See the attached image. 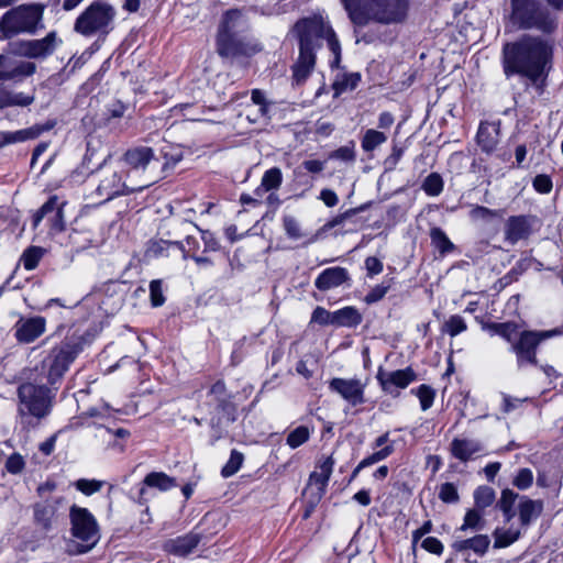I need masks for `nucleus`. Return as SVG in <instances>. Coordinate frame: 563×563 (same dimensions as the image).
Wrapping results in <instances>:
<instances>
[{
    "instance_id": "45",
    "label": "nucleus",
    "mask_w": 563,
    "mask_h": 563,
    "mask_svg": "<svg viewBox=\"0 0 563 563\" xmlns=\"http://www.w3.org/2000/svg\"><path fill=\"white\" fill-rule=\"evenodd\" d=\"M495 500V490L489 486H479L474 492L475 507L485 510Z\"/></svg>"
},
{
    "instance_id": "2",
    "label": "nucleus",
    "mask_w": 563,
    "mask_h": 563,
    "mask_svg": "<svg viewBox=\"0 0 563 563\" xmlns=\"http://www.w3.org/2000/svg\"><path fill=\"white\" fill-rule=\"evenodd\" d=\"M350 20L357 26L371 21L380 24L402 22L407 15V0H341Z\"/></svg>"
},
{
    "instance_id": "38",
    "label": "nucleus",
    "mask_w": 563,
    "mask_h": 563,
    "mask_svg": "<svg viewBox=\"0 0 563 563\" xmlns=\"http://www.w3.org/2000/svg\"><path fill=\"white\" fill-rule=\"evenodd\" d=\"M170 247L183 250V245L180 242H170V241H165V240H153V241L148 242V245L146 249V255L151 258L167 256L168 250Z\"/></svg>"
},
{
    "instance_id": "59",
    "label": "nucleus",
    "mask_w": 563,
    "mask_h": 563,
    "mask_svg": "<svg viewBox=\"0 0 563 563\" xmlns=\"http://www.w3.org/2000/svg\"><path fill=\"white\" fill-rule=\"evenodd\" d=\"M521 496H519L514 490L506 488L501 492L500 498L497 501V507L499 509H514L515 504L519 500Z\"/></svg>"
},
{
    "instance_id": "8",
    "label": "nucleus",
    "mask_w": 563,
    "mask_h": 563,
    "mask_svg": "<svg viewBox=\"0 0 563 563\" xmlns=\"http://www.w3.org/2000/svg\"><path fill=\"white\" fill-rule=\"evenodd\" d=\"M114 16L115 10L111 4L95 1L76 19L74 30L84 36L108 34Z\"/></svg>"
},
{
    "instance_id": "11",
    "label": "nucleus",
    "mask_w": 563,
    "mask_h": 563,
    "mask_svg": "<svg viewBox=\"0 0 563 563\" xmlns=\"http://www.w3.org/2000/svg\"><path fill=\"white\" fill-rule=\"evenodd\" d=\"M63 44L62 37L56 31L48 32L42 38L20 40L10 45L12 55L44 60L52 56Z\"/></svg>"
},
{
    "instance_id": "56",
    "label": "nucleus",
    "mask_w": 563,
    "mask_h": 563,
    "mask_svg": "<svg viewBox=\"0 0 563 563\" xmlns=\"http://www.w3.org/2000/svg\"><path fill=\"white\" fill-rule=\"evenodd\" d=\"M390 288V283L383 282L371 289L365 296L364 301L368 305L375 303L382 300Z\"/></svg>"
},
{
    "instance_id": "33",
    "label": "nucleus",
    "mask_w": 563,
    "mask_h": 563,
    "mask_svg": "<svg viewBox=\"0 0 563 563\" xmlns=\"http://www.w3.org/2000/svg\"><path fill=\"white\" fill-rule=\"evenodd\" d=\"M334 325L355 328L363 318L355 307L349 306L333 312Z\"/></svg>"
},
{
    "instance_id": "49",
    "label": "nucleus",
    "mask_w": 563,
    "mask_h": 563,
    "mask_svg": "<svg viewBox=\"0 0 563 563\" xmlns=\"http://www.w3.org/2000/svg\"><path fill=\"white\" fill-rule=\"evenodd\" d=\"M411 393H415L419 398L421 409L423 411L431 408L434 401L435 391L428 385H420L417 389H412Z\"/></svg>"
},
{
    "instance_id": "18",
    "label": "nucleus",
    "mask_w": 563,
    "mask_h": 563,
    "mask_svg": "<svg viewBox=\"0 0 563 563\" xmlns=\"http://www.w3.org/2000/svg\"><path fill=\"white\" fill-rule=\"evenodd\" d=\"M14 336L18 342L29 344L40 338L46 329L43 317L20 318L14 324Z\"/></svg>"
},
{
    "instance_id": "42",
    "label": "nucleus",
    "mask_w": 563,
    "mask_h": 563,
    "mask_svg": "<svg viewBox=\"0 0 563 563\" xmlns=\"http://www.w3.org/2000/svg\"><path fill=\"white\" fill-rule=\"evenodd\" d=\"M521 536V531L515 528L499 529L494 531L495 548H506L516 542Z\"/></svg>"
},
{
    "instance_id": "26",
    "label": "nucleus",
    "mask_w": 563,
    "mask_h": 563,
    "mask_svg": "<svg viewBox=\"0 0 563 563\" xmlns=\"http://www.w3.org/2000/svg\"><path fill=\"white\" fill-rule=\"evenodd\" d=\"M517 508L520 523L527 528L539 518L543 510V504L541 500H533L527 496H521Z\"/></svg>"
},
{
    "instance_id": "27",
    "label": "nucleus",
    "mask_w": 563,
    "mask_h": 563,
    "mask_svg": "<svg viewBox=\"0 0 563 563\" xmlns=\"http://www.w3.org/2000/svg\"><path fill=\"white\" fill-rule=\"evenodd\" d=\"M490 544V539L486 534H477L470 539L456 540L453 542L452 548L459 552L466 554L467 551H473L478 556H484Z\"/></svg>"
},
{
    "instance_id": "13",
    "label": "nucleus",
    "mask_w": 563,
    "mask_h": 563,
    "mask_svg": "<svg viewBox=\"0 0 563 563\" xmlns=\"http://www.w3.org/2000/svg\"><path fill=\"white\" fill-rule=\"evenodd\" d=\"M256 51V45L249 41L246 33H218L217 35V52L222 57L250 55Z\"/></svg>"
},
{
    "instance_id": "43",
    "label": "nucleus",
    "mask_w": 563,
    "mask_h": 563,
    "mask_svg": "<svg viewBox=\"0 0 563 563\" xmlns=\"http://www.w3.org/2000/svg\"><path fill=\"white\" fill-rule=\"evenodd\" d=\"M387 141V135L374 129H369L365 132L362 139V148L364 152H373L379 145Z\"/></svg>"
},
{
    "instance_id": "36",
    "label": "nucleus",
    "mask_w": 563,
    "mask_h": 563,
    "mask_svg": "<svg viewBox=\"0 0 563 563\" xmlns=\"http://www.w3.org/2000/svg\"><path fill=\"white\" fill-rule=\"evenodd\" d=\"M393 452H394V445L389 444L388 446H385L384 449H380V450L372 453L367 457L363 459L357 464V466L353 470L350 481H353L363 468L386 460L389 455L393 454Z\"/></svg>"
},
{
    "instance_id": "24",
    "label": "nucleus",
    "mask_w": 563,
    "mask_h": 563,
    "mask_svg": "<svg viewBox=\"0 0 563 563\" xmlns=\"http://www.w3.org/2000/svg\"><path fill=\"white\" fill-rule=\"evenodd\" d=\"M34 101V93L16 91L4 84H0V110L13 107L25 108L31 106Z\"/></svg>"
},
{
    "instance_id": "32",
    "label": "nucleus",
    "mask_w": 563,
    "mask_h": 563,
    "mask_svg": "<svg viewBox=\"0 0 563 563\" xmlns=\"http://www.w3.org/2000/svg\"><path fill=\"white\" fill-rule=\"evenodd\" d=\"M483 329L487 330L492 335H499L506 342L510 343V345L512 342H516L520 333L518 331L519 325L512 321L486 323Z\"/></svg>"
},
{
    "instance_id": "20",
    "label": "nucleus",
    "mask_w": 563,
    "mask_h": 563,
    "mask_svg": "<svg viewBox=\"0 0 563 563\" xmlns=\"http://www.w3.org/2000/svg\"><path fill=\"white\" fill-rule=\"evenodd\" d=\"M201 539L202 536L200 533L190 531L187 534L168 540L164 544V549L173 555L186 558L195 551Z\"/></svg>"
},
{
    "instance_id": "44",
    "label": "nucleus",
    "mask_w": 563,
    "mask_h": 563,
    "mask_svg": "<svg viewBox=\"0 0 563 563\" xmlns=\"http://www.w3.org/2000/svg\"><path fill=\"white\" fill-rule=\"evenodd\" d=\"M45 251L40 246H30L21 255L20 262L26 271H33L38 265Z\"/></svg>"
},
{
    "instance_id": "12",
    "label": "nucleus",
    "mask_w": 563,
    "mask_h": 563,
    "mask_svg": "<svg viewBox=\"0 0 563 563\" xmlns=\"http://www.w3.org/2000/svg\"><path fill=\"white\" fill-rule=\"evenodd\" d=\"M35 63L18 59L9 54H0V84L5 81L20 82L36 73Z\"/></svg>"
},
{
    "instance_id": "48",
    "label": "nucleus",
    "mask_w": 563,
    "mask_h": 563,
    "mask_svg": "<svg viewBox=\"0 0 563 563\" xmlns=\"http://www.w3.org/2000/svg\"><path fill=\"white\" fill-rule=\"evenodd\" d=\"M422 189L428 196H439L443 190L442 177L438 173H431L423 180Z\"/></svg>"
},
{
    "instance_id": "25",
    "label": "nucleus",
    "mask_w": 563,
    "mask_h": 563,
    "mask_svg": "<svg viewBox=\"0 0 563 563\" xmlns=\"http://www.w3.org/2000/svg\"><path fill=\"white\" fill-rule=\"evenodd\" d=\"M476 140L483 152L487 154L494 152L499 143V124L482 122L477 131Z\"/></svg>"
},
{
    "instance_id": "51",
    "label": "nucleus",
    "mask_w": 563,
    "mask_h": 563,
    "mask_svg": "<svg viewBox=\"0 0 563 563\" xmlns=\"http://www.w3.org/2000/svg\"><path fill=\"white\" fill-rule=\"evenodd\" d=\"M244 456L241 452L232 450L230 459L227 464L222 467L221 474L223 477H230L234 475L242 466Z\"/></svg>"
},
{
    "instance_id": "46",
    "label": "nucleus",
    "mask_w": 563,
    "mask_h": 563,
    "mask_svg": "<svg viewBox=\"0 0 563 563\" xmlns=\"http://www.w3.org/2000/svg\"><path fill=\"white\" fill-rule=\"evenodd\" d=\"M283 174L278 167L266 170L262 177L261 186L265 191L276 190L280 187Z\"/></svg>"
},
{
    "instance_id": "37",
    "label": "nucleus",
    "mask_w": 563,
    "mask_h": 563,
    "mask_svg": "<svg viewBox=\"0 0 563 563\" xmlns=\"http://www.w3.org/2000/svg\"><path fill=\"white\" fill-rule=\"evenodd\" d=\"M225 391H227L225 384L222 380L216 382L210 389V393L218 397V400H219L218 407L228 413V418H227L228 422H233L235 420V417H234L235 409L231 402L227 401V399L224 397Z\"/></svg>"
},
{
    "instance_id": "1",
    "label": "nucleus",
    "mask_w": 563,
    "mask_h": 563,
    "mask_svg": "<svg viewBox=\"0 0 563 563\" xmlns=\"http://www.w3.org/2000/svg\"><path fill=\"white\" fill-rule=\"evenodd\" d=\"M552 55L551 46L540 37L525 35L504 47V70L537 81L545 71Z\"/></svg>"
},
{
    "instance_id": "62",
    "label": "nucleus",
    "mask_w": 563,
    "mask_h": 563,
    "mask_svg": "<svg viewBox=\"0 0 563 563\" xmlns=\"http://www.w3.org/2000/svg\"><path fill=\"white\" fill-rule=\"evenodd\" d=\"M311 322H316L321 325H334L333 312L328 311L323 307H317L312 312Z\"/></svg>"
},
{
    "instance_id": "50",
    "label": "nucleus",
    "mask_w": 563,
    "mask_h": 563,
    "mask_svg": "<svg viewBox=\"0 0 563 563\" xmlns=\"http://www.w3.org/2000/svg\"><path fill=\"white\" fill-rule=\"evenodd\" d=\"M252 102L256 106H258L256 114L254 117H251L247 114V119L251 122H256L258 120V117H266L268 112V107L266 103L265 95L260 89H253L251 93Z\"/></svg>"
},
{
    "instance_id": "53",
    "label": "nucleus",
    "mask_w": 563,
    "mask_h": 563,
    "mask_svg": "<svg viewBox=\"0 0 563 563\" xmlns=\"http://www.w3.org/2000/svg\"><path fill=\"white\" fill-rule=\"evenodd\" d=\"M104 482L98 479H78L75 484L76 488L86 496H91L92 494L99 492Z\"/></svg>"
},
{
    "instance_id": "3",
    "label": "nucleus",
    "mask_w": 563,
    "mask_h": 563,
    "mask_svg": "<svg viewBox=\"0 0 563 563\" xmlns=\"http://www.w3.org/2000/svg\"><path fill=\"white\" fill-rule=\"evenodd\" d=\"M294 32L298 37L299 48L313 54L321 47L322 42L327 41L328 47L333 54L331 66L339 67L341 45L333 29L322 16L313 15L299 20L294 26Z\"/></svg>"
},
{
    "instance_id": "40",
    "label": "nucleus",
    "mask_w": 563,
    "mask_h": 563,
    "mask_svg": "<svg viewBox=\"0 0 563 563\" xmlns=\"http://www.w3.org/2000/svg\"><path fill=\"white\" fill-rule=\"evenodd\" d=\"M329 479V477L324 476L320 472L311 473L305 493L307 495H314L322 498L325 494Z\"/></svg>"
},
{
    "instance_id": "31",
    "label": "nucleus",
    "mask_w": 563,
    "mask_h": 563,
    "mask_svg": "<svg viewBox=\"0 0 563 563\" xmlns=\"http://www.w3.org/2000/svg\"><path fill=\"white\" fill-rule=\"evenodd\" d=\"M316 64V54L299 48L298 60L292 66V78L297 85L302 84L311 74Z\"/></svg>"
},
{
    "instance_id": "39",
    "label": "nucleus",
    "mask_w": 563,
    "mask_h": 563,
    "mask_svg": "<svg viewBox=\"0 0 563 563\" xmlns=\"http://www.w3.org/2000/svg\"><path fill=\"white\" fill-rule=\"evenodd\" d=\"M431 244L439 251L441 255H445L454 250V244L448 238L441 228H432L430 230Z\"/></svg>"
},
{
    "instance_id": "35",
    "label": "nucleus",
    "mask_w": 563,
    "mask_h": 563,
    "mask_svg": "<svg viewBox=\"0 0 563 563\" xmlns=\"http://www.w3.org/2000/svg\"><path fill=\"white\" fill-rule=\"evenodd\" d=\"M143 483L144 486L154 487L162 492H166L174 487H177L176 479L163 472H152L147 474Z\"/></svg>"
},
{
    "instance_id": "7",
    "label": "nucleus",
    "mask_w": 563,
    "mask_h": 563,
    "mask_svg": "<svg viewBox=\"0 0 563 563\" xmlns=\"http://www.w3.org/2000/svg\"><path fill=\"white\" fill-rule=\"evenodd\" d=\"M18 397L21 423L30 426V417L42 419L49 413L54 394L45 385L24 383L18 388Z\"/></svg>"
},
{
    "instance_id": "17",
    "label": "nucleus",
    "mask_w": 563,
    "mask_h": 563,
    "mask_svg": "<svg viewBox=\"0 0 563 563\" xmlns=\"http://www.w3.org/2000/svg\"><path fill=\"white\" fill-rule=\"evenodd\" d=\"M534 218L531 216H511L504 227L505 241L510 245L527 240L532 233Z\"/></svg>"
},
{
    "instance_id": "10",
    "label": "nucleus",
    "mask_w": 563,
    "mask_h": 563,
    "mask_svg": "<svg viewBox=\"0 0 563 563\" xmlns=\"http://www.w3.org/2000/svg\"><path fill=\"white\" fill-rule=\"evenodd\" d=\"M561 333L560 330H525L521 331L516 340L510 345V351L516 355L518 368L526 365L538 366L539 361L537 357L538 347L544 340L556 336Z\"/></svg>"
},
{
    "instance_id": "54",
    "label": "nucleus",
    "mask_w": 563,
    "mask_h": 563,
    "mask_svg": "<svg viewBox=\"0 0 563 563\" xmlns=\"http://www.w3.org/2000/svg\"><path fill=\"white\" fill-rule=\"evenodd\" d=\"M533 483V473L530 468H520L515 476L512 484L520 490H526L531 487Z\"/></svg>"
},
{
    "instance_id": "34",
    "label": "nucleus",
    "mask_w": 563,
    "mask_h": 563,
    "mask_svg": "<svg viewBox=\"0 0 563 563\" xmlns=\"http://www.w3.org/2000/svg\"><path fill=\"white\" fill-rule=\"evenodd\" d=\"M360 81V73H342L335 76L332 88L335 92V96H339L347 90L355 89Z\"/></svg>"
},
{
    "instance_id": "16",
    "label": "nucleus",
    "mask_w": 563,
    "mask_h": 563,
    "mask_svg": "<svg viewBox=\"0 0 563 563\" xmlns=\"http://www.w3.org/2000/svg\"><path fill=\"white\" fill-rule=\"evenodd\" d=\"M329 389L340 395L351 406L355 407L365 402V385L360 379L335 377L329 382Z\"/></svg>"
},
{
    "instance_id": "60",
    "label": "nucleus",
    "mask_w": 563,
    "mask_h": 563,
    "mask_svg": "<svg viewBox=\"0 0 563 563\" xmlns=\"http://www.w3.org/2000/svg\"><path fill=\"white\" fill-rule=\"evenodd\" d=\"M329 158L347 162V163L354 162L355 161L354 145H345V146L339 147L338 150L330 153Z\"/></svg>"
},
{
    "instance_id": "57",
    "label": "nucleus",
    "mask_w": 563,
    "mask_h": 563,
    "mask_svg": "<svg viewBox=\"0 0 563 563\" xmlns=\"http://www.w3.org/2000/svg\"><path fill=\"white\" fill-rule=\"evenodd\" d=\"M284 230L288 238L298 240L302 236L300 225L297 219L292 216H285L283 219Z\"/></svg>"
},
{
    "instance_id": "52",
    "label": "nucleus",
    "mask_w": 563,
    "mask_h": 563,
    "mask_svg": "<svg viewBox=\"0 0 563 563\" xmlns=\"http://www.w3.org/2000/svg\"><path fill=\"white\" fill-rule=\"evenodd\" d=\"M309 429L305 426H299L288 434L286 443L291 449H296L306 443L309 440Z\"/></svg>"
},
{
    "instance_id": "64",
    "label": "nucleus",
    "mask_w": 563,
    "mask_h": 563,
    "mask_svg": "<svg viewBox=\"0 0 563 563\" xmlns=\"http://www.w3.org/2000/svg\"><path fill=\"white\" fill-rule=\"evenodd\" d=\"M325 163L318 159H308L302 162V164L295 169L296 175H300L301 169H305L311 174H319L324 169Z\"/></svg>"
},
{
    "instance_id": "47",
    "label": "nucleus",
    "mask_w": 563,
    "mask_h": 563,
    "mask_svg": "<svg viewBox=\"0 0 563 563\" xmlns=\"http://www.w3.org/2000/svg\"><path fill=\"white\" fill-rule=\"evenodd\" d=\"M466 329L467 325L465 320L459 314L451 316L442 325V332L449 334L452 338L466 331Z\"/></svg>"
},
{
    "instance_id": "4",
    "label": "nucleus",
    "mask_w": 563,
    "mask_h": 563,
    "mask_svg": "<svg viewBox=\"0 0 563 563\" xmlns=\"http://www.w3.org/2000/svg\"><path fill=\"white\" fill-rule=\"evenodd\" d=\"M44 9L41 3H23L9 9L0 18V41L20 34L34 35L43 30Z\"/></svg>"
},
{
    "instance_id": "15",
    "label": "nucleus",
    "mask_w": 563,
    "mask_h": 563,
    "mask_svg": "<svg viewBox=\"0 0 563 563\" xmlns=\"http://www.w3.org/2000/svg\"><path fill=\"white\" fill-rule=\"evenodd\" d=\"M376 379L382 389L389 395H397L398 389H404L417 379V374L411 367L397 371L378 369Z\"/></svg>"
},
{
    "instance_id": "9",
    "label": "nucleus",
    "mask_w": 563,
    "mask_h": 563,
    "mask_svg": "<svg viewBox=\"0 0 563 563\" xmlns=\"http://www.w3.org/2000/svg\"><path fill=\"white\" fill-rule=\"evenodd\" d=\"M84 347V339L81 336H70L60 345L52 349L51 353L44 361L47 367V382L55 385L68 371L70 364L79 355Z\"/></svg>"
},
{
    "instance_id": "61",
    "label": "nucleus",
    "mask_w": 563,
    "mask_h": 563,
    "mask_svg": "<svg viewBox=\"0 0 563 563\" xmlns=\"http://www.w3.org/2000/svg\"><path fill=\"white\" fill-rule=\"evenodd\" d=\"M470 216L473 220L489 221L493 218L499 216L497 210L489 209L484 206H475L471 211Z\"/></svg>"
},
{
    "instance_id": "41",
    "label": "nucleus",
    "mask_w": 563,
    "mask_h": 563,
    "mask_svg": "<svg viewBox=\"0 0 563 563\" xmlns=\"http://www.w3.org/2000/svg\"><path fill=\"white\" fill-rule=\"evenodd\" d=\"M484 510L478 508H473L466 511L464 517V522L460 527V531H466L467 529H472L474 531H479L485 527V520L483 518Z\"/></svg>"
},
{
    "instance_id": "14",
    "label": "nucleus",
    "mask_w": 563,
    "mask_h": 563,
    "mask_svg": "<svg viewBox=\"0 0 563 563\" xmlns=\"http://www.w3.org/2000/svg\"><path fill=\"white\" fill-rule=\"evenodd\" d=\"M150 184L139 188H129L123 181V172L113 169L107 173L100 180L96 189V195L101 198L102 202H107L117 196L129 195L134 191L146 188Z\"/></svg>"
},
{
    "instance_id": "22",
    "label": "nucleus",
    "mask_w": 563,
    "mask_h": 563,
    "mask_svg": "<svg viewBox=\"0 0 563 563\" xmlns=\"http://www.w3.org/2000/svg\"><path fill=\"white\" fill-rule=\"evenodd\" d=\"M250 21L242 9H230L222 15L218 33H247Z\"/></svg>"
},
{
    "instance_id": "63",
    "label": "nucleus",
    "mask_w": 563,
    "mask_h": 563,
    "mask_svg": "<svg viewBox=\"0 0 563 563\" xmlns=\"http://www.w3.org/2000/svg\"><path fill=\"white\" fill-rule=\"evenodd\" d=\"M532 186L540 194H549L552 190L553 184L550 176L540 174L533 178Z\"/></svg>"
},
{
    "instance_id": "5",
    "label": "nucleus",
    "mask_w": 563,
    "mask_h": 563,
    "mask_svg": "<svg viewBox=\"0 0 563 563\" xmlns=\"http://www.w3.org/2000/svg\"><path fill=\"white\" fill-rule=\"evenodd\" d=\"M510 21L519 29L551 33L558 26L556 15L540 0H510Z\"/></svg>"
},
{
    "instance_id": "58",
    "label": "nucleus",
    "mask_w": 563,
    "mask_h": 563,
    "mask_svg": "<svg viewBox=\"0 0 563 563\" xmlns=\"http://www.w3.org/2000/svg\"><path fill=\"white\" fill-rule=\"evenodd\" d=\"M150 298L153 307H159L165 302L163 295L162 282L154 279L150 284Z\"/></svg>"
},
{
    "instance_id": "29",
    "label": "nucleus",
    "mask_w": 563,
    "mask_h": 563,
    "mask_svg": "<svg viewBox=\"0 0 563 563\" xmlns=\"http://www.w3.org/2000/svg\"><path fill=\"white\" fill-rule=\"evenodd\" d=\"M482 445L478 441L473 439L455 438L451 442V454L462 461L467 462L473 456L482 451Z\"/></svg>"
},
{
    "instance_id": "30",
    "label": "nucleus",
    "mask_w": 563,
    "mask_h": 563,
    "mask_svg": "<svg viewBox=\"0 0 563 563\" xmlns=\"http://www.w3.org/2000/svg\"><path fill=\"white\" fill-rule=\"evenodd\" d=\"M161 157L164 163L159 166V172L150 184L155 183L157 179L165 177L174 167L183 159V151L172 144H166L161 148Z\"/></svg>"
},
{
    "instance_id": "55",
    "label": "nucleus",
    "mask_w": 563,
    "mask_h": 563,
    "mask_svg": "<svg viewBox=\"0 0 563 563\" xmlns=\"http://www.w3.org/2000/svg\"><path fill=\"white\" fill-rule=\"evenodd\" d=\"M439 498L446 504H455L459 501L460 496L457 488L453 483H444L440 486Z\"/></svg>"
},
{
    "instance_id": "21",
    "label": "nucleus",
    "mask_w": 563,
    "mask_h": 563,
    "mask_svg": "<svg viewBox=\"0 0 563 563\" xmlns=\"http://www.w3.org/2000/svg\"><path fill=\"white\" fill-rule=\"evenodd\" d=\"M124 161L132 168H141L144 170L147 167L155 169L159 164V157H156L153 150L147 146L134 147L126 151L124 154Z\"/></svg>"
},
{
    "instance_id": "28",
    "label": "nucleus",
    "mask_w": 563,
    "mask_h": 563,
    "mask_svg": "<svg viewBox=\"0 0 563 563\" xmlns=\"http://www.w3.org/2000/svg\"><path fill=\"white\" fill-rule=\"evenodd\" d=\"M54 126L55 121H47L43 124H34L30 128L18 131H7L8 143L11 145L34 140L38 137L43 132L52 130Z\"/></svg>"
},
{
    "instance_id": "19",
    "label": "nucleus",
    "mask_w": 563,
    "mask_h": 563,
    "mask_svg": "<svg viewBox=\"0 0 563 563\" xmlns=\"http://www.w3.org/2000/svg\"><path fill=\"white\" fill-rule=\"evenodd\" d=\"M351 285L350 273L346 268L334 266L323 269L314 279V286L321 291H328L342 285Z\"/></svg>"
},
{
    "instance_id": "6",
    "label": "nucleus",
    "mask_w": 563,
    "mask_h": 563,
    "mask_svg": "<svg viewBox=\"0 0 563 563\" xmlns=\"http://www.w3.org/2000/svg\"><path fill=\"white\" fill-rule=\"evenodd\" d=\"M71 536L75 540L67 543L69 554L89 552L99 541V526L93 515L84 507L73 505L69 510Z\"/></svg>"
},
{
    "instance_id": "23",
    "label": "nucleus",
    "mask_w": 563,
    "mask_h": 563,
    "mask_svg": "<svg viewBox=\"0 0 563 563\" xmlns=\"http://www.w3.org/2000/svg\"><path fill=\"white\" fill-rule=\"evenodd\" d=\"M60 501V498H53L34 505V521L43 530L48 531L52 529Z\"/></svg>"
}]
</instances>
